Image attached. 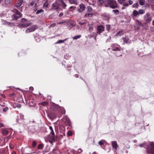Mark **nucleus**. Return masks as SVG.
Returning <instances> with one entry per match:
<instances>
[{
    "instance_id": "obj_34",
    "label": "nucleus",
    "mask_w": 154,
    "mask_h": 154,
    "mask_svg": "<svg viewBox=\"0 0 154 154\" xmlns=\"http://www.w3.org/2000/svg\"><path fill=\"white\" fill-rule=\"evenodd\" d=\"M81 37V35H79L77 36H75L72 37V38L73 40L76 39L78 38H80Z\"/></svg>"
},
{
    "instance_id": "obj_30",
    "label": "nucleus",
    "mask_w": 154,
    "mask_h": 154,
    "mask_svg": "<svg viewBox=\"0 0 154 154\" xmlns=\"http://www.w3.org/2000/svg\"><path fill=\"white\" fill-rule=\"evenodd\" d=\"M44 12V11L42 9L38 10L36 12V14H39L41 13H43Z\"/></svg>"
},
{
    "instance_id": "obj_15",
    "label": "nucleus",
    "mask_w": 154,
    "mask_h": 154,
    "mask_svg": "<svg viewBox=\"0 0 154 154\" xmlns=\"http://www.w3.org/2000/svg\"><path fill=\"white\" fill-rule=\"evenodd\" d=\"M58 110L60 111V113L62 114H65L66 113L65 110L63 107L59 106Z\"/></svg>"
},
{
    "instance_id": "obj_21",
    "label": "nucleus",
    "mask_w": 154,
    "mask_h": 154,
    "mask_svg": "<svg viewBox=\"0 0 154 154\" xmlns=\"http://www.w3.org/2000/svg\"><path fill=\"white\" fill-rule=\"evenodd\" d=\"M49 5L48 1L46 0L43 4V7L47 8L48 7Z\"/></svg>"
},
{
    "instance_id": "obj_2",
    "label": "nucleus",
    "mask_w": 154,
    "mask_h": 154,
    "mask_svg": "<svg viewBox=\"0 0 154 154\" xmlns=\"http://www.w3.org/2000/svg\"><path fill=\"white\" fill-rule=\"evenodd\" d=\"M38 28V26L37 25H34L29 27L27 28L25 31L26 33H29L31 32H34L36 29Z\"/></svg>"
},
{
    "instance_id": "obj_10",
    "label": "nucleus",
    "mask_w": 154,
    "mask_h": 154,
    "mask_svg": "<svg viewBox=\"0 0 154 154\" xmlns=\"http://www.w3.org/2000/svg\"><path fill=\"white\" fill-rule=\"evenodd\" d=\"M32 23L31 22L23 23L18 25V26L19 27H27L28 26H30L32 25Z\"/></svg>"
},
{
    "instance_id": "obj_44",
    "label": "nucleus",
    "mask_w": 154,
    "mask_h": 154,
    "mask_svg": "<svg viewBox=\"0 0 154 154\" xmlns=\"http://www.w3.org/2000/svg\"><path fill=\"white\" fill-rule=\"evenodd\" d=\"M72 133L71 131H68V134L69 136H72Z\"/></svg>"
},
{
    "instance_id": "obj_25",
    "label": "nucleus",
    "mask_w": 154,
    "mask_h": 154,
    "mask_svg": "<svg viewBox=\"0 0 154 154\" xmlns=\"http://www.w3.org/2000/svg\"><path fill=\"white\" fill-rule=\"evenodd\" d=\"M139 4L140 5H144L145 3V0H139Z\"/></svg>"
},
{
    "instance_id": "obj_26",
    "label": "nucleus",
    "mask_w": 154,
    "mask_h": 154,
    "mask_svg": "<svg viewBox=\"0 0 154 154\" xmlns=\"http://www.w3.org/2000/svg\"><path fill=\"white\" fill-rule=\"evenodd\" d=\"M49 128L51 130V134L53 135V136H54V133L52 127L50 126H49Z\"/></svg>"
},
{
    "instance_id": "obj_43",
    "label": "nucleus",
    "mask_w": 154,
    "mask_h": 154,
    "mask_svg": "<svg viewBox=\"0 0 154 154\" xmlns=\"http://www.w3.org/2000/svg\"><path fill=\"white\" fill-rule=\"evenodd\" d=\"M106 29L107 30L109 31L110 29V25H106Z\"/></svg>"
},
{
    "instance_id": "obj_57",
    "label": "nucleus",
    "mask_w": 154,
    "mask_h": 154,
    "mask_svg": "<svg viewBox=\"0 0 154 154\" xmlns=\"http://www.w3.org/2000/svg\"><path fill=\"white\" fill-rule=\"evenodd\" d=\"M130 147V146L129 145H127V146H125V148H126V149H128Z\"/></svg>"
},
{
    "instance_id": "obj_51",
    "label": "nucleus",
    "mask_w": 154,
    "mask_h": 154,
    "mask_svg": "<svg viewBox=\"0 0 154 154\" xmlns=\"http://www.w3.org/2000/svg\"><path fill=\"white\" fill-rule=\"evenodd\" d=\"M129 4L130 5H131L133 3V2L131 0H129L128 1Z\"/></svg>"
},
{
    "instance_id": "obj_27",
    "label": "nucleus",
    "mask_w": 154,
    "mask_h": 154,
    "mask_svg": "<svg viewBox=\"0 0 154 154\" xmlns=\"http://www.w3.org/2000/svg\"><path fill=\"white\" fill-rule=\"evenodd\" d=\"M62 6V8H63V9H65L66 8V7L67 6V5H66V4L65 3V2H63L62 3H61V4H60V6Z\"/></svg>"
},
{
    "instance_id": "obj_31",
    "label": "nucleus",
    "mask_w": 154,
    "mask_h": 154,
    "mask_svg": "<svg viewBox=\"0 0 154 154\" xmlns=\"http://www.w3.org/2000/svg\"><path fill=\"white\" fill-rule=\"evenodd\" d=\"M138 12L139 14H142L145 13V10L143 9H140L139 10Z\"/></svg>"
},
{
    "instance_id": "obj_18",
    "label": "nucleus",
    "mask_w": 154,
    "mask_h": 154,
    "mask_svg": "<svg viewBox=\"0 0 154 154\" xmlns=\"http://www.w3.org/2000/svg\"><path fill=\"white\" fill-rule=\"evenodd\" d=\"M69 2L71 4H78V2L77 0H69Z\"/></svg>"
},
{
    "instance_id": "obj_59",
    "label": "nucleus",
    "mask_w": 154,
    "mask_h": 154,
    "mask_svg": "<svg viewBox=\"0 0 154 154\" xmlns=\"http://www.w3.org/2000/svg\"><path fill=\"white\" fill-rule=\"evenodd\" d=\"M1 96L3 98H5V96L4 94H1Z\"/></svg>"
},
{
    "instance_id": "obj_64",
    "label": "nucleus",
    "mask_w": 154,
    "mask_h": 154,
    "mask_svg": "<svg viewBox=\"0 0 154 154\" xmlns=\"http://www.w3.org/2000/svg\"><path fill=\"white\" fill-rule=\"evenodd\" d=\"M152 24L153 26H154V20H153L152 21Z\"/></svg>"
},
{
    "instance_id": "obj_22",
    "label": "nucleus",
    "mask_w": 154,
    "mask_h": 154,
    "mask_svg": "<svg viewBox=\"0 0 154 154\" xmlns=\"http://www.w3.org/2000/svg\"><path fill=\"white\" fill-rule=\"evenodd\" d=\"M3 134L5 135H7L8 133V131L6 129H4L2 130Z\"/></svg>"
},
{
    "instance_id": "obj_33",
    "label": "nucleus",
    "mask_w": 154,
    "mask_h": 154,
    "mask_svg": "<svg viewBox=\"0 0 154 154\" xmlns=\"http://www.w3.org/2000/svg\"><path fill=\"white\" fill-rule=\"evenodd\" d=\"M132 6L134 8H137L139 6V5L138 4V3L137 2L133 4Z\"/></svg>"
},
{
    "instance_id": "obj_35",
    "label": "nucleus",
    "mask_w": 154,
    "mask_h": 154,
    "mask_svg": "<svg viewBox=\"0 0 154 154\" xmlns=\"http://www.w3.org/2000/svg\"><path fill=\"white\" fill-rule=\"evenodd\" d=\"M98 2H99V3L100 4L102 5L103 4H104V5L105 2V0H98Z\"/></svg>"
},
{
    "instance_id": "obj_14",
    "label": "nucleus",
    "mask_w": 154,
    "mask_h": 154,
    "mask_svg": "<svg viewBox=\"0 0 154 154\" xmlns=\"http://www.w3.org/2000/svg\"><path fill=\"white\" fill-rule=\"evenodd\" d=\"M23 0H18L17 4L14 5V6L18 8L21 6L23 4Z\"/></svg>"
},
{
    "instance_id": "obj_62",
    "label": "nucleus",
    "mask_w": 154,
    "mask_h": 154,
    "mask_svg": "<svg viewBox=\"0 0 154 154\" xmlns=\"http://www.w3.org/2000/svg\"><path fill=\"white\" fill-rule=\"evenodd\" d=\"M149 5L148 4H146V5H145V6L146 7H149Z\"/></svg>"
},
{
    "instance_id": "obj_48",
    "label": "nucleus",
    "mask_w": 154,
    "mask_h": 154,
    "mask_svg": "<svg viewBox=\"0 0 154 154\" xmlns=\"http://www.w3.org/2000/svg\"><path fill=\"white\" fill-rule=\"evenodd\" d=\"M90 15H91L92 16V14H90V13L86 14L85 15V17H87L89 16Z\"/></svg>"
},
{
    "instance_id": "obj_53",
    "label": "nucleus",
    "mask_w": 154,
    "mask_h": 154,
    "mask_svg": "<svg viewBox=\"0 0 154 154\" xmlns=\"http://www.w3.org/2000/svg\"><path fill=\"white\" fill-rule=\"evenodd\" d=\"M63 13L62 12H61L59 15V17H61L63 16Z\"/></svg>"
},
{
    "instance_id": "obj_42",
    "label": "nucleus",
    "mask_w": 154,
    "mask_h": 154,
    "mask_svg": "<svg viewBox=\"0 0 154 154\" xmlns=\"http://www.w3.org/2000/svg\"><path fill=\"white\" fill-rule=\"evenodd\" d=\"M37 143L35 141H33L32 142V147H35Z\"/></svg>"
},
{
    "instance_id": "obj_39",
    "label": "nucleus",
    "mask_w": 154,
    "mask_h": 154,
    "mask_svg": "<svg viewBox=\"0 0 154 154\" xmlns=\"http://www.w3.org/2000/svg\"><path fill=\"white\" fill-rule=\"evenodd\" d=\"M55 140V137L54 136H52L51 137V140H49V142L51 143H52Z\"/></svg>"
},
{
    "instance_id": "obj_45",
    "label": "nucleus",
    "mask_w": 154,
    "mask_h": 154,
    "mask_svg": "<svg viewBox=\"0 0 154 154\" xmlns=\"http://www.w3.org/2000/svg\"><path fill=\"white\" fill-rule=\"evenodd\" d=\"M57 2L58 3V4H59L60 5V4L61 3H62V2H64V1L63 0H57Z\"/></svg>"
},
{
    "instance_id": "obj_1",
    "label": "nucleus",
    "mask_w": 154,
    "mask_h": 154,
    "mask_svg": "<svg viewBox=\"0 0 154 154\" xmlns=\"http://www.w3.org/2000/svg\"><path fill=\"white\" fill-rule=\"evenodd\" d=\"M104 6L105 7H109L112 9L116 8L118 7L116 2L114 0H105Z\"/></svg>"
},
{
    "instance_id": "obj_9",
    "label": "nucleus",
    "mask_w": 154,
    "mask_h": 154,
    "mask_svg": "<svg viewBox=\"0 0 154 154\" xmlns=\"http://www.w3.org/2000/svg\"><path fill=\"white\" fill-rule=\"evenodd\" d=\"M85 6L83 4H81L79 5V8L78 9V11L79 13H81L85 9Z\"/></svg>"
},
{
    "instance_id": "obj_13",
    "label": "nucleus",
    "mask_w": 154,
    "mask_h": 154,
    "mask_svg": "<svg viewBox=\"0 0 154 154\" xmlns=\"http://www.w3.org/2000/svg\"><path fill=\"white\" fill-rule=\"evenodd\" d=\"M22 15L14 14L13 15L12 17L14 20H17L18 18L21 17Z\"/></svg>"
},
{
    "instance_id": "obj_24",
    "label": "nucleus",
    "mask_w": 154,
    "mask_h": 154,
    "mask_svg": "<svg viewBox=\"0 0 154 154\" xmlns=\"http://www.w3.org/2000/svg\"><path fill=\"white\" fill-rule=\"evenodd\" d=\"M136 22L137 23V29H139L140 26L142 25L141 23L138 20H137L136 21Z\"/></svg>"
},
{
    "instance_id": "obj_12",
    "label": "nucleus",
    "mask_w": 154,
    "mask_h": 154,
    "mask_svg": "<svg viewBox=\"0 0 154 154\" xmlns=\"http://www.w3.org/2000/svg\"><path fill=\"white\" fill-rule=\"evenodd\" d=\"M63 120H65L64 122L68 126H70L71 124V122L67 116H64L63 118Z\"/></svg>"
},
{
    "instance_id": "obj_11",
    "label": "nucleus",
    "mask_w": 154,
    "mask_h": 154,
    "mask_svg": "<svg viewBox=\"0 0 154 154\" xmlns=\"http://www.w3.org/2000/svg\"><path fill=\"white\" fill-rule=\"evenodd\" d=\"M119 45L117 44H114L112 45V48L113 51H120L121 50L119 48Z\"/></svg>"
},
{
    "instance_id": "obj_37",
    "label": "nucleus",
    "mask_w": 154,
    "mask_h": 154,
    "mask_svg": "<svg viewBox=\"0 0 154 154\" xmlns=\"http://www.w3.org/2000/svg\"><path fill=\"white\" fill-rule=\"evenodd\" d=\"M43 144H39L38 146V149H41L43 148Z\"/></svg>"
},
{
    "instance_id": "obj_4",
    "label": "nucleus",
    "mask_w": 154,
    "mask_h": 154,
    "mask_svg": "<svg viewBox=\"0 0 154 154\" xmlns=\"http://www.w3.org/2000/svg\"><path fill=\"white\" fill-rule=\"evenodd\" d=\"M121 42H123V44H131V41L130 40L128 36H125L124 37L122 38L121 39Z\"/></svg>"
},
{
    "instance_id": "obj_5",
    "label": "nucleus",
    "mask_w": 154,
    "mask_h": 154,
    "mask_svg": "<svg viewBox=\"0 0 154 154\" xmlns=\"http://www.w3.org/2000/svg\"><path fill=\"white\" fill-rule=\"evenodd\" d=\"M112 146V149L114 151L117 150V148L118 147V145L116 141H112L111 142Z\"/></svg>"
},
{
    "instance_id": "obj_17",
    "label": "nucleus",
    "mask_w": 154,
    "mask_h": 154,
    "mask_svg": "<svg viewBox=\"0 0 154 154\" xmlns=\"http://www.w3.org/2000/svg\"><path fill=\"white\" fill-rule=\"evenodd\" d=\"M12 11L14 14L22 15V14L16 9L14 8L13 10Z\"/></svg>"
},
{
    "instance_id": "obj_28",
    "label": "nucleus",
    "mask_w": 154,
    "mask_h": 154,
    "mask_svg": "<svg viewBox=\"0 0 154 154\" xmlns=\"http://www.w3.org/2000/svg\"><path fill=\"white\" fill-rule=\"evenodd\" d=\"M12 0H5V2L6 5H9L12 2Z\"/></svg>"
},
{
    "instance_id": "obj_41",
    "label": "nucleus",
    "mask_w": 154,
    "mask_h": 154,
    "mask_svg": "<svg viewBox=\"0 0 154 154\" xmlns=\"http://www.w3.org/2000/svg\"><path fill=\"white\" fill-rule=\"evenodd\" d=\"M21 22L25 23V22H27L28 20L27 19L24 18H22L21 20Z\"/></svg>"
},
{
    "instance_id": "obj_6",
    "label": "nucleus",
    "mask_w": 154,
    "mask_h": 154,
    "mask_svg": "<svg viewBox=\"0 0 154 154\" xmlns=\"http://www.w3.org/2000/svg\"><path fill=\"white\" fill-rule=\"evenodd\" d=\"M60 5L57 2H55L52 5V8L54 10H58Z\"/></svg>"
},
{
    "instance_id": "obj_63",
    "label": "nucleus",
    "mask_w": 154,
    "mask_h": 154,
    "mask_svg": "<svg viewBox=\"0 0 154 154\" xmlns=\"http://www.w3.org/2000/svg\"><path fill=\"white\" fill-rule=\"evenodd\" d=\"M16 154V152H14V151H13L12 152L11 154Z\"/></svg>"
},
{
    "instance_id": "obj_16",
    "label": "nucleus",
    "mask_w": 154,
    "mask_h": 154,
    "mask_svg": "<svg viewBox=\"0 0 154 154\" xmlns=\"http://www.w3.org/2000/svg\"><path fill=\"white\" fill-rule=\"evenodd\" d=\"M59 106L56 104L52 105L50 106L51 109L53 110H56L58 108Z\"/></svg>"
},
{
    "instance_id": "obj_40",
    "label": "nucleus",
    "mask_w": 154,
    "mask_h": 154,
    "mask_svg": "<svg viewBox=\"0 0 154 154\" xmlns=\"http://www.w3.org/2000/svg\"><path fill=\"white\" fill-rule=\"evenodd\" d=\"M104 143V141L103 140H101L98 142V144L100 146H102L103 145Z\"/></svg>"
},
{
    "instance_id": "obj_46",
    "label": "nucleus",
    "mask_w": 154,
    "mask_h": 154,
    "mask_svg": "<svg viewBox=\"0 0 154 154\" xmlns=\"http://www.w3.org/2000/svg\"><path fill=\"white\" fill-rule=\"evenodd\" d=\"M8 110V108L7 107H5L3 109V111L4 112H6Z\"/></svg>"
},
{
    "instance_id": "obj_8",
    "label": "nucleus",
    "mask_w": 154,
    "mask_h": 154,
    "mask_svg": "<svg viewBox=\"0 0 154 154\" xmlns=\"http://www.w3.org/2000/svg\"><path fill=\"white\" fill-rule=\"evenodd\" d=\"M104 27L102 25L99 26L97 27V33L100 34L104 31Z\"/></svg>"
},
{
    "instance_id": "obj_50",
    "label": "nucleus",
    "mask_w": 154,
    "mask_h": 154,
    "mask_svg": "<svg viewBox=\"0 0 154 154\" xmlns=\"http://www.w3.org/2000/svg\"><path fill=\"white\" fill-rule=\"evenodd\" d=\"M123 5L124 6L128 7L129 6V4L127 3H124Z\"/></svg>"
},
{
    "instance_id": "obj_52",
    "label": "nucleus",
    "mask_w": 154,
    "mask_h": 154,
    "mask_svg": "<svg viewBox=\"0 0 154 154\" xmlns=\"http://www.w3.org/2000/svg\"><path fill=\"white\" fill-rule=\"evenodd\" d=\"M35 1H32L30 3V5L31 6H33L35 4Z\"/></svg>"
},
{
    "instance_id": "obj_58",
    "label": "nucleus",
    "mask_w": 154,
    "mask_h": 154,
    "mask_svg": "<svg viewBox=\"0 0 154 154\" xmlns=\"http://www.w3.org/2000/svg\"><path fill=\"white\" fill-rule=\"evenodd\" d=\"M14 93H13L12 94H10V97H12L14 96Z\"/></svg>"
},
{
    "instance_id": "obj_7",
    "label": "nucleus",
    "mask_w": 154,
    "mask_h": 154,
    "mask_svg": "<svg viewBox=\"0 0 154 154\" xmlns=\"http://www.w3.org/2000/svg\"><path fill=\"white\" fill-rule=\"evenodd\" d=\"M48 116L49 118L52 120L55 119L57 116V114L53 112H50L48 114Z\"/></svg>"
},
{
    "instance_id": "obj_47",
    "label": "nucleus",
    "mask_w": 154,
    "mask_h": 154,
    "mask_svg": "<svg viewBox=\"0 0 154 154\" xmlns=\"http://www.w3.org/2000/svg\"><path fill=\"white\" fill-rule=\"evenodd\" d=\"M78 23L81 25L86 24V23L85 22H82L81 21H79L78 22Z\"/></svg>"
},
{
    "instance_id": "obj_32",
    "label": "nucleus",
    "mask_w": 154,
    "mask_h": 154,
    "mask_svg": "<svg viewBox=\"0 0 154 154\" xmlns=\"http://www.w3.org/2000/svg\"><path fill=\"white\" fill-rule=\"evenodd\" d=\"M29 105L30 106H33L34 105V101H29L28 103Z\"/></svg>"
},
{
    "instance_id": "obj_61",
    "label": "nucleus",
    "mask_w": 154,
    "mask_h": 154,
    "mask_svg": "<svg viewBox=\"0 0 154 154\" xmlns=\"http://www.w3.org/2000/svg\"><path fill=\"white\" fill-rule=\"evenodd\" d=\"M139 146L140 147H143V144H140L139 145Z\"/></svg>"
},
{
    "instance_id": "obj_54",
    "label": "nucleus",
    "mask_w": 154,
    "mask_h": 154,
    "mask_svg": "<svg viewBox=\"0 0 154 154\" xmlns=\"http://www.w3.org/2000/svg\"><path fill=\"white\" fill-rule=\"evenodd\" d=\"M82 152V150L81 149H79L78 150V152L79 153H81Z\"/></svg>"
},
{
    "instance_id": "obj_49",
    "label": "nucleus",
    "mask_w": 154,
    "mask_h": 154,
    "mask_svg": "<svg viewBox=\"0 0 154 154\" xmlns=\"http://www.w3.org/2000/svg\"><path fill=\"white\" fill-rule=\"evenodd\" d=\"M125 0H118V1L120 4H122V2Z\"/></svg>"
},
{
    "instance_id": "obj_29",
    "label": "nucleus",
    "mask_w": 154,
    "mask_h": 154,
    "mask_svg": "<svg viewBox=\"0 0 154 154\" xmlns=\"http://www.w3.org/2000/svg\"><path fill=\"white\" fill-rule=\"evenodd\" d=\"M67 39V38H66L64 40H60L57 42L56 43L60 44L63 43Z\"/></svg>"
},
{
    "instance_id": "obj_36",
    "label": "nucleus",
    "mask_w": 154,
    "mask_h": 154,
    "mask_svg": "<svg viewBox=\"0 0 154 154\" xmlns=\"http://www.w3.org/2000/svg\"><path fill=\"white\" fill-rule=\"evenodd\" d=\"M87 11L88 12H91L92 11V8L90 6H88L87 7Z\"/></svg>"
},
{
    "instance_id": "obj_56",
    "label": "nucleus",
    "mask_w": 154,
    "mask_h": 154,
    "mask_svg": "<svg viewBox=\"0 0 154 154\" xmlns=\"http://www.w3.org/2000/svg\"><path fill=\"white\" fill-rule=\"evenodd\" d=\"M4 127V125L2 123H0V128Z\"/></svg>"
},
{
    "instance_id": "obj_38",
    "label": "nucleus",
    "mask_w": 154,
    "mask_h": 154,
    "mask_svg": "<svg viewBox=\"0 0 154 154\" xmlns=\"http://www.w3.org/2000/svg\"><path fill=\"white\" fill-rule=\"evenodd\" d=\"M112 11L114 12V13L116 14H119V11L117 9L114 10Z\"/></svg>"
},
{
    "instance_id": "obj_3",
    "label": "nucleus",
    "mask_w": 154,
    "mask_h": 154,
    "mask_svg": "<svg viewBox=\"0 0 154 154\" xmlns=\"http://www.w3.org/2000/svg\"><path fill=\"white\" fill-rule=\"evenodd\" d=\"M144 20L146 23H149L152 20V17L149 13H147L144 16Z\"/></svg>"
},
{
    "instance_id": "obj_20",
    "label": "nucleus",
    "mask_w": 154,
    "mask_h": 154,
    "mask_svg": "<svg viewBox=\"0 0 154 154\" xmlns=\"http://www.w3.org/2000/svg\"><path fill=\"white\" fill-rule=\"evenodd\" d=\"M132 14L134 17H137L139 15L138 12L136 10H134L133 11Z\"/></svg>"
},
{
    "instance_id": "obj_55",
    "label": "nucleus",
    "mask_w": 154,
    "mask_h": 154,
    "mask_svg": "<svg viewBox=\"0 0 154 154\" xmlns=\"http://www.w3.org/2000/svg\"><path fill=\"white\" fill-rule=\"evenodd\" d=\"M120 33H122V34H123V32H122V31H119V32H118V33H117V35H120L119 34H120Z\"/></svg>"
},
{
    "instance_id": "obj_60",
    "label": "nucleus",
    "mask_w": 154,
    "mask_h": 154,
    "mask_svg": "<svg viewBox=\"0 0 154 154\" xmlns=\"http://www.w3.org/2000/svg\"><path fill=\"white\" fill-rule=\"evenodd\" d=\"M56 25V24L55 23H53L52 24H51L50 25V26H54Z\"/></svg>"
},
{
    "instance_id": "obj_23",
    "label": "nucleus",
    "mask_w": 154,
    "mask_h": 154,
    "mask_svg": "<svg viewBox=\"0 0 154 154\" xmlns=\"http://www.w3.org/2000/svg\"><path fill=\"white\" fill-rule=\"evenodd\" d=\"M40 104L43 106H46L48 105L49 103L47 101H43Z\"/></svg>"
},
{
    "instance_id": "obj_19",
    "label": "nucleus",
    "mask_w": 154,
    "mask_h": 154,
    "mask_svg": "<svg viewBox=\"0 0 154 154\" xmlns=\"http://www.w3.org/2000/svg\"><path fill=\"white\" fill-rule=\"evenodd\" d=\"M75 23H71L70 22H69L68 25L69 26V29H71L72 27H73L74 26H75Z\"/></svg>"
}]
</instances>
